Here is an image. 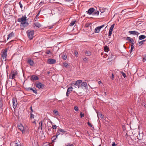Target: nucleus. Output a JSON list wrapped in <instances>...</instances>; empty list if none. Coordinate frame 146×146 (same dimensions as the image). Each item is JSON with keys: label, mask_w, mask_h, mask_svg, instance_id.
<instances>
[{"label": "nucleus", "mask_w": 146, "mask_h": 146, "mask_svg": "<svg viewBox=\"0 0 146 146\" xmlns=\"http://www.w3.org/2000/svg\"><path fill=\"white\" fill-rule=\"evenodd\" d=\"M111 145L112 146H116L117 145L115 144L114 142H113L112 143Z\"/></svg>", "instance_id": "obj_54"}, {"label": "nucleus", "mask_w": 146, "mask_h": 146, "mask_svg": "<svg viewBox=\"0 0 146 146\" xmlns=\"http://www.w3.org/2000/svg\"><path fill=\"white\" fill-rule=\"evenodd\" d=\"M95 9L93 7L90 8L87 11V13L89 15H91L93 13H94L95 11Z\"/></svg>", "instance_id": "obj_13"}, {"label": "nucleus", "mask_w": 146, "mask_h": 146, "mask_svg": "<svg viewBox=\"0 0 146 146\" xmlns=\"http://www.w3.org/2000/svg\"><path fill=\"white\" fill-rule=\"evenodd\" d=\"M48 131H50L52 130L51 127L50 126H48Z\"/></svg>", "instance_id": "obj_44"}, {"label": "nucleus", "mask_w": 146, "mask_h": 146, "mask_svg": "<svg viewBox=\"0 0 146 146\" xmlns=\"http://www.w3.org/2000/svg\"><path fill=\"white\" fill-rule=\"evenodd\" d=\"M80 117L81 118H82L83 117H84V114H83L82 112H81L80 113Z\"/></svg>", "instance_id": "obj_49"}, {"label": "nucleus", "mask_w": 146, "mask_h": 146, "mask_svg": "<svg viewBox=\"0 0 146 146\" xmlns=\"http://www.w3.org/2000/svg\"><path fill=\"white\" fill-rule=\"evenodd\" d=\"M109 48L107 46H106L104 47V49L105 52H108L109 50Z\"/></svg>", "instance_id": "obj_29"}, {"label": "nucleus", "mask_w": 146, "mask_h": 146, "mask_svg": "<svg viewBox=\"0 0 146 146\" xmlns=\"http://www.w3.org/2000/svg\"><path fill=\"white\" fill-rule=\"evenodd\" d=\"M143 62H144L145 61H146V54L144 55L143 56Z\"/></svg>", "instance_id": "obj_37"}, {"label": "nucleus", "mask_w": 146, "mask_h": 146, "mask_svg": "<svg viewBox=\"0 0 146 146\" xmlns=\"http://www.w3.org/2000/svg\"><path fill=\"white\" fill-rule=\"evenodd\" d=\"M60 132V131H58V130L57 131V132L56 133V138L53 139V140H52V142L54 141V140L56 139V138L57 137V136L60 135V133L59 132Z\"/></svg>", "instance_id": "obj_23"}, {"label": "nucleus", "mask_w": 146, "mask_h": 146, "mask_svg": "<svg viewBox=\"0 0 146 146\" xmlns=\"http://www.w3.org/2000/svg\"><path fill=\"white\" fill-rule=\"evenodd\" d=\"M114 75L112 73V75H111V79L112 80H113V79L114 78Z\"/></svg>", "instance_id": "obj_62"}, {"label": "nucleus", "mask_w": 146, "mask_h": 146, "mask_svg": "<svg viewBox=\"0 0 146 146\" xmlns=\"http://www.w3.org/2000/svg\"><path fill=\"white\" fill-rule=\"evenodd\" d=\"M30 117L31 119L34 118V115L32 114L31 112H30Z\"/></svg>", "instance_id": "obj_35"}, {"label": "nucleus", "mask_w": 146, "mask_h": 146, "mask_svg": "<svg viewBox=\"0 0 146 146\" xmlns=\"http://www.w3.org/2000/svg\"><path fill=\"white\" fill-rule=\"evenodd\" d=\"M114 26H115V24H113V25H111V27H110V30L113 31V29L114 27Z\"/></svg>", "instance_id": "obj_38"}, {"label": "nucleus", "mask_w": 146, "mask_h": 146, "mask_svg": "<svg viewBox=\"0 0 146 146\" xmlns=\"http://www.w3.org/2000/svg\"><path fill=\"white\" fill-rule=\"evenodd\" d=\"M46 53L47 55L49 54L50 53L51 54H52V53L51 52H50V50H48L46 51Z\"/></svg>", "instance_id": "obj_42"}, {"label": "nucleus", "mask_w": 146, "mask_h": 146, "mask_svg": "<svg viewBox=\"0 0 146 146\" xmlns=\"http://www.w3.org/2000/svg\"><path fill=\"white\" fill-rule=\"evenodd\" d=\"M8 9H9L8 7H7L6 6H5V8H4V12L5 13L6 15H7V13H9V11H8Z\"/></svg>", "instance_id": "obj_25"}, {"label": "nucleus", "mask_w": 146, "mask_h": 146, "mask_svg": "<svg viewBox=\"0 0 146 146\" xmlns=\"http://www.w3.org/2000/svg\"><path fill=\"white\" fill-rule=\"evenodd\" d=\"M121 73L122 74V75L123 76V77L125 78V77H126V74L123 72H121Z\"/></svg>", "instance_id": "obj_39"}, {"label": "nucleus", "mask_w": 146, "mask_h": 146, "mask_svg": "<svg viewBox=\"0 0 146 146\" xmlns=\"http://www.w3.org/2000/svg\"><path fill=\"white\" fill-rule=\"evenodd\" d=\"M97 113V116H98V118H99V116H100L102 119H104V115H102V114H101L100 113Z\"/></svg>", "instance_id": "obj_24"}, {"label": "nucleus", "mask_w": 146, "mask_h": 146, "mask_svg": "<svg viewBox=\"0 0 146 146\" xmlns=\"http://www.w3.org/2000/svg\"><path fill=\"white\" fill-rule=\"evenodd\" d=\"M74 54L76 56H78V53L77 52L75 51L74 52Z\"/></svg>", "instance_id": "obj_57"}, {"label": "nucleus", "mask_w": 146, "mask_h": 146, "mask_svg": "<svg viewBox=\"0 0 146 146\" xmlns=\"http://www.w3.org/2000/svg\"><path fill=\"white\" fill-rule=\"evenodd\" d=\"M18 127L19 129L22 132V133H23V132H25L23 126L21 124H20L18 125Z\"/></svg>", "instance_id": "obj_15"}, {"label": "nucleus", "mask_w": 146, "mask_h": 146, "mask_svg": "<svg viewBox=\"0 0 146 146\" xmlns=\"http://www.w3.org/2000/svg\"><path fill=\"white\" fill-rule=\"evenodd\" d=\"M146 37V36L143 35H142L140 36L139 37V40H141L145 39Z\"/></svg>", "instance_id": "obj_26"}, {"label": "nucleus", "mask_w": 146, "mask_h": 146, "mask_svg": "<svg viewBox=\"0 0 146 146\" xmlns=\"http://www.w3.org/2000/svg\"><path fill=\"white\" fill-rule=\"evenodd\" d=\"M18 73L16 70H12L11 71V73L10 74V79L11 78L12 80L14 79L15 81H16L15 78L17 76Z\"/></svg>", "instance_id": "obj_1"}, {"label": "nucleus", "mask_w": 146, "mask_h": 146, "mask_svg": "<svg viewBox=\"0 0 146 146\" xmlns=\"http://www.w3.org/2000/svg\"><path fill=\"white\" fill-rule=\"evenodd\" d=\"M26 90L28 91H30L31 90L33 91V92L35 94H37V93L36 89L35 88V90L33 89L32 88H31L30 87L27 88H26Z\"/></svg>", "instance_id": "obj_16"}, {"label": "nucleus", "mask_w": 146, "mask_h": 146, "mask_svg": "<svg viewBox=\"0 0 146 146\" xmlns=\"http://www.w3.org/2000/svg\"><path fill=\"white\" fill-rule=\"evenodd\" d=\"M29 24L28 22H21L20 24V26L23 28H24L27 27L29 25Z\"/></svg>", "instance_id": "obj_12"}, {"label": "nucleus", "mask_w": 146, "mask_h": 146, "mask_svg": "<svg viewBox=\"0 0 146 146\" xmlns=\"http://www.w3.org/2000/svg\"><path fill=\"white\" fill-rule=\"evenodd\" d=\"M28 36L30 40H32L33 38V35H34L33 30H28L27 31Z\"/></svg>", "instance_id": "obj_3"}, {"label": "nucleus", "mask_w": 146, "mask_h": 146, "mask_svg": "<svg viewBox=\"0 0 146 146\" xmlns=\"http://www.w3.org/2000/svg\"><path fill=\"white\" fill-rule=\"evenodd\" d=\"M48 64H55L56 62V60L54 59H49L47 61Z\"/></svg>", "instance_id": "obj_10"}, {"label": "nucleus", "mask_w": 146, "mask_h": 146, "mask_svg": "<svg viewBox=\"0 0 146 146\" xmlns=\"http://www.w3.org/2000/svg\"><path fill=\"white\" fill-rule=\"evenodd\" d=\"M66 146H73V144H70V143H68L66 145Z\"/></svg>", "instance_id": "obj_58"}, {"label": "nucleus", "mask_w": 146, "mask_h": 146, "mask_svg": "<svg viewBox=\"0 0 146 146\" xmlns=\"http://www.w3.org/2000/svg\"><path fill=\"white\" fill-rule=\"evenodd\" d=\"M53 28V26H49L48 27V28L49 29H51Z\"/></svg>", "instance_id": "obj_61"}, {"label": "nucleus", "mask_w": 146, "mask_h": 146, "mask_svg": "<svg viewBox=\"0 0 146 146\" xmlns=\"http://www.w3.org/2000/svg\"><path fill=\"white\" fill-rule=\"evenodd\" d=\"M82 81L81 80H78L76 81H74L73 83H72V85L73 86L75 85L77 86L78 88L80 87V84Z\"/></svg>", "instance_id": "obj_4"}, {"label": "nucleus", "mask_w": 146, "mask_h": 146, "mask_svg": "<svg viewBox=\"0 0 146 146\" xmlns=\"http://www.w3.org/2000/svg\"><path fill=\"white\" fill-rule=\"evenodd\" d=\"M63 65L66 68H68L69 66V65L65 62L63 63Z\"/></svg>", "instance_id": "obj_31"}, {"label": "nucleus", "mask_w": 146, "mask_h": 146, "mask_svg": "<svg viewBox=\"0 0 146 146\" xmlns=\"http://www.w3.org/2000/svg\"><path fill=\"white\" fill-rule=\"evenodd\" d=\"M39 126L38 127V129H42V122H41V124H40V123H39Z\"/></svg>", "instance_id": "obj_41"}, {"label": "nucleus", "mask_w": 146, "mask_h": 146, "mask_svg": "<svg viewBox=\"0 0 146 146\" xmlns=\"http://www.w3.org/2000/svg\"><path fill=\"white\" fill-rule=\"evenodd\" d=\"M129 33L130 34L133 35H138L139 33L136 31H130L129 32Z\"/></svg>", "instance_id": "obj_18"}, {"label": "nucleus", "mask_w": 146, "mask_h": 146, "mask_svg": "<svg viewBox=\"0 0 146 146\" xmlns=\"http://www.w3.org/2000/svg\"><path fill=\"white\" fill-rule=\"evenodd\" d=\"M74 0H66L65 1L68 2H71Z\"/></svg>", "instance_id": "obj_52"}, {"label": "nucleus", "mask_w": 146, "mask_h": 146, "mask_svg": "<svg viewBox=\"0 0 146 146\" xmlns=\"http://www.w3.org/2000/svg\"><path fill=\"white\" fill-rule=\"evenodd\" d=\"M108 56V55L107 54H104L103 57L104 58H106Z\"/></svg>", "instance_id": "obj_51"}, {"label": "nucleus", "mask_w": 146, "mask_h": 146, "mask_svg": "<svg viewBox=\"0 0 146 146\" xmlns=\"http://www.w3.org/2000/svg\"><path fill=\"white\" fill-rule=\"evenodd\" d=\"M53 113H54L56 115H58V111L56 110H54L53 111Z\"/></svg>", "instance_id": "obj_33"}, {"label": "nucleus", "mask_w": 146, "mask_h": 146, "mask_svg": "<svg viewBox=\"0 0 146 146\" xmlns=\"http://www.w3.org/2000/svg\"><path fill=\"white\" fill-rule=\"evenodd\" d=\"M12 102L13 104V107L14 109H15L17 107V99L16 98H13Z\"/></svg>", "instance_id": "obj_7"}, {"label": "nucleus", "mask_w": 146, "mask_h": 146, "mask_svg": "<svg viewBox=\"0 0 146 146\" xmlns=\"http://www.w3.org/2000/svg\"><path fill=\"white\" fill-rule=\"evenodd\" d=\"M99 11H96L95 12L94 11V13H93V14L94 15H99Z\"/></svg>", "instance_id": "obj_36"}, {"label": "nucleus", "mask_w": 146, "mask_h": 146, "mask_svg": "<svg viewBox=\"0 0 146 146\" xmlns=\"http://www.w3.org/2000/svg\"><path fill=\"white\" fill-rule=\"evenodd\" d=\"M100 11L101 12V13H103L104 11L103 10H100Z\"/></svg>", "instance_id": "obj_63"}, {"label": "nucleus", "mask_w": 146, "mask_h": 146, "mask_svg": "<svg viewBox=\"0 0 146 146\" xmlns=\"http://www.w3.org/2000/svg\"><path fill=\"white\" fill-rule=\"evenodd\" d=\"M88 125L90 127H92L93 126L91 124V123L89 121H88Z\"/></svg>", "instance_id": "obj_47"}, {"label": "nucleus", "mask_w": 146, "mask_h": 146, "mask_svg": "<svg viewBox=\"0 0 146 146\" xmlns=\"http://www.w3.org/2000/svg\"><path fill=\"white\" fill-rule=\"evenodd\" d=\"M146 41V40H142L140 42H138L139 45V46L141 45L142 44H143V42H145Z\"/></svg>", "instance_id": "obj_32"}, {"label": "nucleus", "mask_w": 146, "mask_h": 146, "mask_svg": "<svg viewBox=\"0 0 146 146\" xmlns=\"http://www.w3.org/2000/svg\"><path fill=\"white\" fill-rule=\"evenodd\" d=\"M133 44H132L131 45V49H133L134 48V46L133 45Z\"/></svg>", "instance_id": "obj_60"}, {"label": "nucleus", "mask_w": 146, "mask_h": 146, "mask_svg": "<svg viewBox=\"0 0 146 146\" xmlns=\"http://www.w3.org/2000/svg\"><path fill=\"white\" fill-rule=\"evenodd\" d=\"M114 56H115L112 53H110L109 54V56L108 60L113 58L114 57Z\"/></svg>", "instance_id": "obj_19"}, {"label": "nucleus", "mask_w": 146, "mask_h": 146, "mask_svg": "<svg viewBox=\"0 0 146 146\" xmlns=\"http://www.w3.org/2000/svg\"><path fill=\"white\" fill-rule=\"evenodd\" d=\"M104 26V25H103L100 26H99L96 27L95 29L94 30V32L95 33H98L99 32L100 30Z\"/></svg>", "instance_id": "obj_8"}, {"label": "nucleus", "mask_w": 146, "mask_h": 146, "mask_svg": "<svg viewBox=\"0 0 146 146\" xmlns=\"http://www.w3.org/2000/svg\"><path fill=\"white\" fill-rule=\"evenodd\" d=\"M112 31H111V30H109V34H108L109 36H111V35L112 33Z\"/></svg>", "instance_id": "obj_43"}, {"label": "nucleus", "mask_w": 146, "mask_h": 146, "mask_svg": "<svg viewBox=\"0 0 146 146\" xmlns=\"http://www.w3.org/2000/svg\"><path fill=\"white\" fill-rule=\"evenodd\" d=\"M19 4L20 5V7L22 8L23 7L22 4L21 3V2H19Z\"/></svg>", "instance_id": "obj_53"}, {"label": "nucleus", "mask_w": 146, "mask_h": 146, "mask_svg": "<svg viewBox=\"0 0 146 146\" xmlns=\"http://www.w3.org/2000/svg\"><path fill=\"white\" fill-rule=\"evenodd\" d=\"M35 86L36 87L39 89H43L44 88V85L42 84L40 82H38L37 83H36Z\"/></svg>", "instance_id": "obj_5"}, {"label": "nucleus", "mask_w": 146, "mask_h": 146, "mask_svg": "<svg viewBox=\"0 0 146 146\" xmlns=\"http://www.w3.org/2000/svg\"><path fill=\"white\" fill-rule=\"evenodd\" d=\"M3 105L2 101L0 100V108H1Z\"/></svg>", "instance_id": "obj_46"}, {"label": "nucleus", "mask_w": 146, "mask_h": 146, "mask_svg": "<svg viewBox=\"0 0 146 146\" xmlns=\"http://www.w3.org/2000/svg\"><path fill=\"white\" fill-rule=\"evenodd\" d=\"M61 57L64 60H66L67 58V56L66 54L64 53H62L61 54Z\"/></svg>", "instance_id": "obj_20"}, {"label": "nucleus", "mask_w": 146, "mask_h": 146, "mask_svg": "<svg viewBox=\"0 0 146 146\" xmlns=\"http://www.w3.org/2000/svg\"><path fill=\"white\" fill-rule=\"evenodd\" d=\"M90 24H89L88 23H86L85 26V27L86 28H89L90 27V30H91V27L90 26Z\"/></svg>", "instance_id": "obj_28"}, {"label": "nucleus", "mask_w": 146, "mask_h": 146, "mask_svg": "<svg viewBox=\"0 0 146 146\" xmlns=\"http://www.w3.org/2000/svg\"><path fill=\"white\" fill-rule=\"evenodd\" d=\"M27 62L31 66H33L35 64L33 60L30 58H29L27 60Z\"/></svg>", "instance_id": "obj_11"}, {"label": "nucleus", "mask_w": 146, "mask_h": 146, "mask_svg": "<svg viewBox=\"0 0 146 146\" xmlns=\"http://www.w3.org/2000/svg\"><path fill=\"white\" fill-rule=\"evenodd\" d=\"M7 50L6 49L3 50L1 52L2 53L1 56L3 59V60L5 61L6 60L7 57Z\"/></svg>", "instance_id": "obj_2"}, {"label": "nucleus", "mask_w": 146, "mask_h": 146, "mask_svg": "<svg viewBox=\"0 0 146 146\" xmlns=\"http://www.w3.org/2000/svg\"><path fill=\"white\" fill-rule=\"evenodd\" d=\"M14 36V33L13 32H12L10 33V37H13Z\"/></svg>", "instance_id": "obj_40"}, {"label": "nucleus", "mask_w": 146, "mask_h": 146, "mask_svg": "<svg viewBox=\"0 0 146 146\" xmlns=\"http://www.w3.org/2000/svg\"><path fill=\"white\" fill-rule=\"evenodd\" d=\"M57 126L56 125H52V128L54 129H56Z\"/></svg>", "instance_id": "obj_45"}, {"label": "nucleus", "mask_w": 146, "mask_h": 146, "mask_svg": "<svg viewBox=\"0 0 146 146\" xmlns=\"http://www.w3.org/2000/svg\"><path fill=\"white\" fill-rule=\"evenodd\" d=\"M83 60L84 62H87V58H84Z\"/></svg>", "instance_id": "obj_59"}, {"label": "nucleus", "mask_w": 146, "mask_h": 146, "mask_svg": "<svg viewBox=\"0 0 146 146\" xmlns=\"http://www.w3.org/2000/svg\"><path fill=\"white\" fill-rule=\"evenodd\" d=\"M58 131H60V132H62V133H66V131H65V130L61 128H58Z\"/></svg>", "instance_id": "obj_27"}, {"label": "nucleus", "mask_w": 146, "mask_h": 146, "mask_svg": "<svg viewBox=\"0 0 146 146\" xmlns=\"http://www.w3.org/2000/svg\"><path fill=\"white\" fill-rule=\"evenodd\" d=\"M40 11L37 14V15H36V17H35L36 19H37L38 18V16L40 14Z\"/></svg>", "instance_id": "obj_50"}, {"label": "nucleus", "mask_w": 146, "mask_h": 146, "mask_svg": "<svg viewBox=\"0 0 146 146\" xmlns=\"http://www.w3.org/2000/svg\"><path fill=\"white\" fill-rule=\"evenodd\" d=\"M80 87L83 89L84 88L87 89L88 88V86L86 82H82L80 84Z\"/></svg>", "instance_id": "obj_9"}, {"label": "nucleus", "mask_w": 146, "mask_h": 146, "mask_svg": "<svg viewBox=\"0 0 146 146\" xmlns=\"http://www.w3.org/2000/svg\"><path fill=\"white\" fill-rule=\"evenodd\" d=\"M70 93L69 92H68V91H67L66 93V96H68L70 94Z\"/></svg>", "instance_id": "obj_56"}, {"label": "nucleus", "mask_w": 146, "mask_h": 146, "mask_svg": "<svg viewBox=\"0 0 146 146\" xmlns=\"http://www.w3.org/2000/svg\"><path fill=\"white\" fill-rule=\"evenodd\" d=\"M126 40L129 41V42L131 43L132 44H134L135 42L133 39L129 37L126 38Z\"/></svg>", "instance_id": "obj_14"}, {"label": "nucleus", "mask_w": 146, "mask_h": 146, "mask_svg": "<svg viewBox=\"0 0 146 146\" xmlns=\"http://www.w3.org/2000/svg\"><path fill=\"white\" fill-rule=\"evenodd\" d=\"M30 108L31 110V112H30L32 113L33 112V110L32 109V106H31Z\"/></svg>", "instance_id": "obj_55"}, {"label": "nucleus", "mask_w": 146, "mask_h": 146, "mask_svg": "<svg viewBox=\"0 0 146 146\" xmlns=\"http://www.w3.org/2000/svg\"><path fill=\"white\" fill-rule=\"evenodd\" d=\"M74 109L76 111H78V106H75L74 108Z\"/></svg>", "instance_id": "obj_48"}, {"label": "nucleus", "mask_w": 146, "mask_h": 146, "mask_svg": "<svg viewBox=\"0 0 146 146\" xmlns=\"http://www.w3.org/2000/svg\"><path fill=\"white\" fill-rule=\"evenodd\" d=\"M27 17L25 15L22 16L21 18H19L18 19V21L19 22H23L26 21L27 20Z\"/></svg>", "instance_id": "obj_6"}, {"label": "nucleus", "mask_w": 146, "mask_h": 146, "mask_svg": "<svg viewBox=\"0 0 146 146\" xmlns=\"http://www.w3.org/2000/svg\"><path fill=\"white\" fill-rule=\"evenodd\" d=\"M76 22V20H74L73 21H72L70 23V26H72L74 25Z\"/></svg>", "instance_id": "obj_30"}, {"label": "nucleus", "mask_w": 146, "mask_h": 146, "mask_svg": "<svg viewBox=\"0 0 146 146\" xmlns=\"http://www.w3.org/2000/svg\"><path fill=\"white\" fill-rule=\"evenodd\" d=\"M34 25H35V26L34 27H36L38 28L40 27L41 26V25L38 23H34Z\"/></svg>", "instance_id": "obj_21"}, {"label": "nucleus", "mask_w": 146, "mask_h": 146, "mask_svg": "<svg viewBox=\"0 0 146 146\" xmlns=\"http://www.w3.org/2000/svg\"><path fill=\"white\" fill-rule=\"evenodd\" d=\"M85 54L87 56H90L91 55V52L90 51L86 50L85 51Z\"/></svg>", "instance_id": "obj_22"}, {"label": "nucleus", "mask_w": 146, "mask_h": 146, "mask_svg": "<svg viewBox=\"0 0 146 146\" xmlns=\"http://www.w3.org/2000/svg\"><path fill=\"white\" fill-rule=\"evenodd\" d=\"M72 86H70L69 87L67 90V91L69 92L70 93V91H72Z\"/></svg>", "instance_id": "obj_34"}, {"label": "nucleus", "mask_w": 146, "mask_h": 146, "mask_svg": "<svg viewBox=\"0 0 146 146\" xmlns=\"http://www.w3.org/2000/svg\"><path fill=\"white\" fill-rule=\"evenodd\" d=\"M8 84V82L7 80L6 82V87H7V85Z\"/></svg>", "instance_id": "obj_64"}, {"label": "nucleus", "mask_w": 146, "mask_h": 146, "mask_svg": "<svg viewBox=\"0 0 146 146\" xmlns=\"http://www.w3.org/2000/svg\"><path fill=\"white\" fill-rule=\"evenodd\" d=\"M38 79L39 78L37 76L35 75H33L31 76V80L32 81H33L34 80H38Z\"/></svg>", "instance_id": "obj_17"}]
</instances>
